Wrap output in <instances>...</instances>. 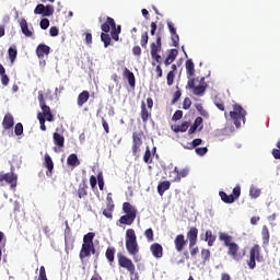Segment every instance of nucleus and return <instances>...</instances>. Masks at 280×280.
I'll list each match as a JSON object with an SVG mask.
<instances>
[{
	"label": "nucleus",
	"instance_id": "1",
	"mask_svg": "<svg viewBox=\"0 0 280 280\" xmlns=\"http://www.w3.org/2000/svg\"><path fill=\"white\" fill-rule=\"evenodd\" d=\"M219 240L220 242H223L224 246H226L228 255L229 257H232L234 261H240V259L244 257L242 253H240V245L233 242V236L221 232L219 233Z\"/></svg>",
	"mask_w": 280,
	"mask_h": 280
},
{
	"label": "nucleus",
	"instance_id": "2",
	"mask_svg": "<svg viewBox=\"0 0 280 280\" xmlns=\"http://www.w3.org/2000/svg\"><path fill=\"white\" fill-rule=\"evenodd\" d=\"M126 249L131 257H137L139 255V242L137 241V233L135 229H128L125 235Z\"/></svg>",
	"mask_w": 280,
	"mask_h": 280
},
{
	"label": "nucleus",
	"instance_id": "3",
	"mask_svg": "<svg viewBox=\"0 0 280 280\" xmlns=\"http://www.w3.org/2000/svg\"><path fill=\"white\" fill-rule=\"evenodd\" d=\"M118 266L119 268H124L129 272L130 280H139V273L137 272V267H135V262L132 259L128 258L126 255L118 253Z\"/></svg>",
	"mask_w": 280,
	"mask_h": 280
},
{
	"label": "nucleus",
	"instance_id": "4",
	"mask_svg": "<svg viewBox=\"0 0 280 280\" xmlns=\"http://www.w3.org/2000/svg\"><path fill=\"white\" fill-rule=\"evenodd\" d=\"M246 109L240 104L233 105V110L230 112V119L233 121L236 128H242V122L246 124Z\"/></svg>",
	"mask_w": 280,
	"mask_h": 280
},
{
	"label": "nucleus",
	"instance_id": "5",
	"mask_svg": "<svg viewBox=\"0 0 280 280\" xmlns=\"http://www.w3.org/2000/svg\"><path fill=\"white\" fill-rule=\"evenodd\" d=\"M162 36H161V32L156 33V39L155 42H152L150 45V55L152 60H155V62H158L159 65H161L163 58L161 57V50L163 49V43L162 40Z\"/></svg>",
	"mask_w": 280,
	"mask_h": 280
},
{
	"label": "nucleus",
	"instance_id": "6",
	"mask_svg": "<svg viewBox=\"0 0 280 280\" xmlns=\"http://www.w3.org/2000/svg\"><path fill=\"white\" fill-rule=\"evenodd\" d=\"M257 261H261V247L259 244H255L249 250L248 268L255 270L257 268Z\"/></svg>",
	"mask_w": 280,
	"mask_h": 280
},
{
	"label": "nucleus",
	"instance_id": "7",
	"mask_svg": "<svg viewBox=\"0 0 280 280\" xmlns=\"http://www.w3.org/2000/svg\"><path fill=\"white\" fill-rule=\"evenodd\" d=\"M188 89H190L194 95L202 96L205 95V91H207V82H205V78L200 79V84L196 85V79H190L187 82Z\"/></svg>",
	"mask_w": 280,
	"mask_h": 280
},
{
	"label": "nucleus",
	"instance_id": "8",
	"mask_svg": "<svg viewBox=\"0 0 280 280\" xmlns=\"http://www.w3.org/2000/svg\"><path fill=\"white\" fill-rule=\"evenodd\" d=\"M141 145H143V132L135 131L132 133V154L133 156H139V152H141Z\"/></svg>",
	"mask_w": 280,
	"mask_h": 280
},
{
	"label": "nucleus",
	"instance_id": "9",
	"mask_svg": "<svg viewBox=\"0 0 280 280\" xmlns=\"http://www.w3.org/2000/svg\"><path fill=\"white\" fill-rule=\"evenodd\" d=\"M18 176L14 173H0V183L7 182L10 185L11 189H16Z\"/></svg>",
	"mask_w": 280,
	"mask_h": 280
},
{
	"label": "nucleus",
	"instance_id": "10",
	"mask_svg": "<svg viewBox=\"0 0 280 280\" xmlns=\"http://www.w3.org/2000/svg\"><path fill=\"white\" fill-rule=\"evenodd\" d=\"M175 250L177 253H183L185 250V246H187V240H185V235L178 234L174 240Z\"/></svg>",
	"mask_w": 280,
	"mask_h": 280
},
{
	"label": "nucleus",
	"instance_id": "11",
	"mask_svg": "<svg viewBox=\"0 0 280 280\" xmlns=\"http://www.w3.org/2000/svg\"><path fill=\"white\" fill-rule=\"evenodd\" d=\"M187 240L189 241V248H194L198 244V229L190 228L187 232Z\"/></svg>",
	"mask_w": 280,
	"mask_h": 280
},
{
	"label": "nucleus",
	"instance_id": "12",
	"mask_svg": "<svg viewBox=\"0 0 280 280\" xmlns=\"http://www.w3.org/2000/svg\"><path fill=\"white\" fill-rule=\"evenodd\" d=\"M168 31L171 32V40L173 43V47H178V43H180V37L178 33H176V27H174V23L167 22Z\"/></svg>",
	"mask_w": 280,
	"mask_h": 280
},
{
	"label": "nucleus",
	"instance_id": "13",
	"mask_svg": "<svg viewBox=\"0 0 280 280\" xmlns=\"http://www.w3.org/2000/svg\"><path fill=\"white\" fill-rule=\"evenodd\" d=\"M44 166L46 167V176L51 177L54 175V160L46 153L44 158Z\"/></svg>",
	"mask_w": 280,
	"mask_h": 280
},
{
	"label": "nucleus",
	"instance_id": "14",
	"mask_svg": "<svg viewBox=\"0 0 280 280\" xmlns=\"http://www.w3.org/2000/svg\"><path fill=\"white\" fill-rule=\"evenodd\" d=\"M2 128L4 130H11V128H14V116H12V114L8 113L4 115Z\"/></svg>",
	"mask_w": 280,
	"mask_h": 280
},
{
	"label": "nucleus",
	"instance_id": "15",
	"mask_svg": "<svg viewBox=\"0 0 280 280\" xmlns=\"http://www.w3.org/2000/svg\"><path fill=\"white\" fill-rule=\"evenodd\" d=\"M150 250H151L153 257H155V259H161V257H163V245L162 244L153 243L150 246Z\"/></svg>",
	"mask_w": 280,
	"mask_h": 280
},
{
	"label": "nucleus",
	"instance_id": "16",
	"mask_svg": "<svg viewBox=\"0 0 280 280\" xmlns=\"http://www.w3.org/2000/svg\"><path fill=\"white\" fill-rule=\"evenodd\" d=\"M122 211H124L125 215H129L131 218L137 219V208L133 207L130 202H124Z\"/></svg>",
	"mask_w": 280,
	"mask_h": 280
},
{
	"label": "nucleus",
	"instance_id": "17",
	"mask_svg": "<svg viewBox=\"0 0 280 280\" xmlns=\"http://www.w3.org/2000/svg\"><path fill=\"white\" fill-rule=\"evenodd\" d=\"M51 52V48L46 44H39L36 48V54L39 58H45V56H49Z\"/></svg>",
	"mask_w": 280,
	"mask_h": 280
},
{
	"label": "nucleus",
	"instance_id": "18",
	"mask_svg": "<svg viewBox=\"0 0 280 280\" xmlns=\"http://www.w3.org/2000/svg\"><path fill=\"white\" fill-rule=\"evenodd\" d=\"M113 27H115V19L106 16V21L101 25L102 32L108 34Z\"/></svg>",
	"mask_w": 280,
	"mask_h": 280
},
{
	"label": "nucleus",
	"instance_id": "19",
	"mask_svg": "<svg viewBox=\"0 0 280 280\" xmlns=\"http://www.w3.org/2000/svg\"><path fill=\"white\" fill-rule=\"evenodd\" d=\"M115 253H117V249L114 246H108L105 250V257L109 266H113V264H115Z\"/></svg>",
	"mask_w": 280,
	"mask_h": 280
},
{
	"label": "nucleus",
	"instance_id": "20",
	"mask_svg": "<svg viewBox=\"0 0 280 280\" xmlns=\"http://www.w3.org/2000/svg\"><path fill=\"white\" fill-rule=\"evenodd\" d=\"M135 217H130L128 214L121 215L117 221V226H121V224H126L127 226H132L135 224Z\"/></svg>",
	"mask_w": 280,
	"mask_h": 280
},
{
	"label": "nucleus",
	"instance_id": "21",
	"mask_svg": "<svg viewBox=\"0 0 280 280\" xmlns=\"http://www.w3.org/2000/svg\"><path fill=\"white\" fill-rule=\"evenodd\" d=\"M89 97H91V94L89 93V91L84 90L83 92H81L77 98L78 106L80 107L84 106V104L89 102Z\"/></svg>",
	"mask_w": 280,
	"mask_h": 280
},
{
	"label": "nucleus",
	"instance_id": "22",
	"mask_svg": "<svg viewBox=\"0 0 280 280\" xmlns=\"http://www.w3.org/2000/svg\"><path fill=\"white\" fill-rule=\"evenodd\" d=\"M20 27L22 30V34H24L26 38H32V36H34V32L30 31V27L27 26V20L22 19L20 21Z\"/></svg>",
	"mask_w": 280,
	"mask_h": 280
},
{
	"label": "nucleus",
	"instance_id": "23",
	"mask_svg": "<svg viewBox=\"0 0 280 280\" xmlns=\"http://www.w3.org/2000/svg\"><path fill=\"white\" fill-rule=\"evenodd\" d=\"M91 248H93L92 245L84 244V243L82 244L81 250L79 253V257L81 261H83V259H86V257L91 256Z\"/></svg>",
	"mask_w": 280,
	"mask_h": 280
},
{
	"label": "nucleus",
	"instance_id": "24",
	"mask_svg": "<svg viewBox=\"0 0 280 280\" xmlns=\"http://www.w3.org/2000/svg\"><path fill=\"white\" fill-rule=\"evenodd\" d=\"M43 113V117L46 118V121H54V114H51V108L46 104L39 105Z\"/></svg>",
	"mask_w": 280,
	"mask_h": 280
},
{
	"label": "nucleus",
	"instance_id": "25",
	"mask_svg": "<svg viewBox=\"0 0 280 280\" xmlns=\"http://www.w3.org/2000/svg\"><path fill=\"white\" fill-rule=\"evenodd\" d=\"M122 75L128 80L129 86H131V89H135V85H136L135 73H132V71H130L128 68H124Z\"/></svg>",
	"mask_w": 280,
	"mask_h": 280
},
{
	"label": "nucleus",
	"instance_id": "26",
	"mask_svg": "<svg viewBox=\"0 0 280 280\" xmlns=\"http://www.w3.org/2000/svg\"><path fill=\"white\" fill-rule=\"evenodd\" d=\"M77 194L78 198L80 199L86 198L89 196V185L86 184V182H83L79 185Z\"/></svg>",
	"mask_w": 280,
	"mask_h": 280
},
{
	"label": "nucleus",
	"instance_id": "27",
	"mask_svg": "<svg viewBox=\"0 0 280 280\" xmlns=\"http://www.w3.org/2000/svg\"><path fill=\"white\" fill-rule=\"evenodd\" d=\"M141 119L143 124H148V119L152 117V112H148V107H145V102H141V112H140Z\"/></svg>",
	"mask_w": 280,
	"mask_h": 280
},
{
	"label": "nucleus",
	"instance_id": "28",
	"mask_svg": "<svg viewBox=\"0 0 280 280\" xmlns=\"http://www.w3.org/2000/svg\"><path fill=\"white\" fill-rule=\"evenodd\" d=\"M177 56H178V49H175V48L174 49H170L168 54H167V57H166V59L164 61V65L166 67H170V65H172V62H174V60H176Z\"/></svg>",
	"mask_w": 280,
	"mask_h": 280
},
{
	"label": "nucleus",
	"instance_id": "29",
	"mask_svg": "<svg viewBox=\"0 0 280 280\" xmlns=\"http://www.w3.org/2000/svg\"><path fill=\"white\" fill-rule=\"evenodd\" d=\"M67 165L72 168L78 167V165H80V159H78V154L71 153L67 159Z\"/></svg>",
	"mask_w": 280,
	"mask_h": 280
},
{
	"label": "nucleus",
	"instance_id": "30",
	"mask_svg": "<svg viewBox=\"0 0 280 280\" xmlns=\"http://www.w3.org/2000/svg\"><path fill=\"white\" fill-rule=\"evenodd\" d=\"M54 143L57 145V148H65V136L55 132L52 135Z\"/></svg>",
	"mask_w": 280,
	"mask_h": 280
},
{
	"label": "nucleus",
	"instance_id": "31",
	"mask_svg": "<svg viewBox=\"0 0 280 280\" xmlns=\"http://www.w3.org/2000/svg\"><path fill=\"white\" fill-rule=\"evenodd\" d=\"M170 187H172V184L170 183V180L161 182L158 185V194L160 196H163V194H165V191H167V189H170Z\"/></svg>",
	"mask_w": 280,
	"mask_h": 280
},
{
	"label": "nucleus",
	"instance_id": "32",
	"mask_svg": "<svg viewBox=\"0 0 280 280\" xmlns=\"http://www.w3.org/2000/svg\"><path fill=\"white\" fill-rule=\"evenodd\" d=\"M186 73L190 78H192V75H196V68H195V65H194V60H191V59H188L186 61Z\"/></svg>",
	"mask_w": 280,
	"mask_h": 280
},
{
	"label": "nucleus",
	"instance_id": "33",
	"mask_svg": "<svg viewBox=\"0 0 280 280\" xmlns=\"http://www.w3.org/2000/svg\"><path fill=\"white\" fill-rule=\"evenodd\" d=\"M219 196L223 202L226 205H233L235 202V198H233V195H228L224 191H220Z\"/></svg>",
	"mask_w": 280,
	"mask_h": 280
},
{
	"label": "nucleus",
	"instance_id": "34",
	"mask_svg": "<svg viewBox=\"0 0 280 280\" xmlns=\"http://www.w3.org/2000/svg\"><path fill=\"white\" fill-rule=\"evenodd\" d=\"M119 34H121V25H117L115 23L110 31V36L113 40H116V42L119 40Z\"/></svg>",
	"mask_w": 280,
	"mask_h": 280
},
{
	"label": "nucleus",
	"instance_id": "35",
	"mask_svg": "<svg viewBox=\"0 0 280 280\" xmlns=\"http://www.w3.org/2000/svg\"><path fill=\"white\" fill-rule=\"evenodd\" d=\"M195 108L199 113V115H201V117H205V119H209V112L205 109V107L202 106V103L195 104Z\"/></svg>",
	"mask_w": 280,
	"mask_h": 280
},
{
	"label": "nucleus",
	"instance_id": "36",
	"mask_svg": "<svg viewBox=\"0 0 280 280\" xmlns=\"http://www.w3.org/2000/svg\"><path fill=\"white\" fill-rule=\"evenodd\" d=\"M7 243H8V238L5 237V234L0 231V261L3 257V248H5Z\"/></svg>",
	"mask_w": 280,
	"mask_h": 280
},
{
	"label": "nucleus",
	"instance_id": "37",
	"mask_svg": "<svg viewBox=\"0 0 280 280\" xmlns=\"http://www.w3.org/2000/svg\"><path fill=\"white\" fill-rule=\"evenodd\" d=\"M168 178L172 183H180V176H178V166H175L173 171L170 172Z\"/></svg>",
	"mask_w": 280,
	"mask_h": 280
},
{
	"label": "nucleus",
	"instance_id": "38",
	"mask_svg": "<svg viewBox=\"0 0 280 280\" xmlns=\"http://www.w3.org/2000/svg\"><path fill=\"white\" fill-rule=\"evenodd\" d=\"M261 237H262V244L268 245L270 242V231L268 230L267 226L262 228Z\"/></svg>",
	"mask_w": 280,
	"mask_h": 280
},
{
	"label": "nucleus",
	"instance_id": "39",
	"mask_svg": "<svg viewBox=\"0 0 280 280\" xmlns=\"http://www.w3.org/2000/svg\"><path fill=\"white\" fill-rule=\"evenodd\" d=\"M188 129H189V122L184 121L174 128V132H187Z\"/></svg>",
	"mask_w": 280,
	"mask_h": 280
},
{
	"label": "nucleus",
	"instance_id": "40",
	"mask_svg": "<svg viewBox=\"0 0 280 280\" xmlns=\"http://www.w3.org/2000/svg\"><path fill=\"white\" fill-rule=\"evenodd\" d=\"M101 40L102 43H104V47H108L110 46L112 39H110V35L108 33H102L101 34Z\"/></svg>",
	"mask_w": 280,
	"mask_h": 280
},
{
	"label": "nucleus",
	"instance_id": "41",
	"mask_svg": "<svg viewBox=\"0 0 280 280\" xmlns=\"http://www.w3.org/2000/svg\"><path fill=\"white\" fill-rule=\"evenodd\" d=\"M95 240V233L90 232L83 236V244L92 245Z\"/></svg>",
	"mask_w": 280,
	"mask_h": 280
},
{
	"label": "nucleus",
	"instance_id": "42",
	"mask_svg": "<svg viewBox=\"0 0 280 280\" xmlns=\"http://www.w3.org/2000/svg\"><path fill=\"white\" fill-rule=\"evenodd\" d=\"M206 242H208V246H213L214 242H215V236H213V232H211L210 230H208L206 232Z\"/></svg>",
	"mask_w": 280,
	"mask_h": 280
},
{
	"label": "nucleus",
	"instance_id": "43",
	"mask_svg": "<svg viewBox=\"0 0 280 280\" xmlns=\"http://www.w3.org/2000/svg\"><path fill=\"white\" fill-rule=\"evenodd\" d=\"M113 209H115L114 205H108L105 210H103V215L105 218H108L109 220H113Z\"/></svg>",
	"mask_w": 280,
	"mask_h": 280
},
{
	"label": "nucleus",
	"instance_id": "44",
	"mask_svg": "<svg viewBox=\"0 0 280 280\" xmlns=\"http://www.w3.org/2000/svg\"><path fill=\"white\" fill-rule=\"evenodd\" d=\"M37 119L39 121L40 130H43V132H45V130H47V126H45V121H47V118L43 117V113H38Z\"/></svg>",
	"mask_w": 280,
	"mask_h": 280
},
{
	"label": "nucleus",
	"instance_id": "45",
	"mask_svg": "<svg viewBox=\"0 0 280 280\" xmlns=\"http://www.w3.org/2000/svg\"><path fill=\"white\" fill-rule=\"evenodd\" d=\"M148 40H150V36L148 35V32H144L141 34L140 45L145 49L148 47Z\"/></svg>",
	"mask_w": 280,
	"mask_h": 280
},
{
	"label": "nucleus",
	"instance_id": "46",
	"mask_svg": "<svg viewBox=\"0 0 280 280\" xmlns=\"http://www.w3.org/2000/svg\"><path fill=\"white\" fill-rule=\"evenodd\" d=\"M176 78V72L170 71L166 75V84L167 86H172L174 84V80Z\"/></svg>",
	"mask_w": 280,
	"mask_h": 280
},
{
	"label": "nucleus",
	"instance_id": "47",
	"mask_svg": "<svg viewBox=\"0 0 280 280\" xmlns=\"http://www.w3.org/2000/svg\"><path fill=\"white\" fill-rule=\"evenodd\" d=\"M144 236L148 242H153L154 241V230L152 228H149L144 231Z\"/></svg>",
	"mask_w": 280,
	"mask_h": 280
},
{
	"label": "nucleus",
	"instance_id": "48",
	"mask_svg": "<svg viewBox=\"0 0 280 280\" xmlns=\"http://www.w3.org/2000/svg\"><path fill=\"white\" fill-rule=\"evenodd\" d=\"M19 51L16 50V48H9V60L11 62H14L16 60V56H18Z\"/></svg>",
	"mask_w": 280,
	"mask_h": 280
},
{
	"label": "nucleus",
	"instance_id": "49",
	"mask_svg": "<svg viewBox=\"0 0 280 280\" xmlns=\"http://www.w3.org/2000/svg\"><path fill=\"white\" fill-rule=\"evenodd\" d=\"M144 163L149 164L152 163V152H150V148L147 147V150L143 155Z\"/></svg>",
	"mask_w": 280,
	"mask_h": 280
},
{
	"label": "nucleus",
	"instance_id": "50",
	"mask_svg": "<svg viewBox=\"0 0 280 280\" xmlns=\"http://www.w3.org/2000/svg\"><path fill=\"white\" fill-rule=\"evenodd\" d=\"M178 176H179V183L180 180H183V178H187V176H189V167H185L182 170L178 168Z\"/></svg>",
	"mask_w": 280,
	"mask_h": 280
},
{
	"label": "nucleus",
	"instance_id": "51",
	"mask_svg": "<svg viewBox=\"0 0 280 280\" xmlns=\"http://www.w3.org/2000/svg\"><path fill=\"white\" fill-rule=\"evenodd\" d=\"M199 131L202 130V128H205V125H203V119L202 117H197L192 124Z\"/></svg>",
	"mask_w": 280,
	"mask_h": 280
},
{
	"label": "nucleus",
	"instance_id": "52",
	"mask_svg": "<svg viewBox=\"0 0 280 280\" xmlns=\"http://www.w3.org/2000/svg\"><path fill=\"white\" fill-rule=\"evenodd\" d=\"M249 196L250 198H259V196H261V190H259L258 188L252 187L249 189Z\"/></svg>",
	"mask_w": 280,
	"mask_h": 280
},
{
	"label": "nucleus",
	"instance_id": "53",
	"mask_svg": "<svg viewBox=\"0 0 280 280\" xmlns=\"http://www.w3.org/2000/svg\"><path fill=\"white\" fill-rule=\"evenodd\" d=\"M231 196H233L234 200H237V198H240V196H242V187L235 186L233 188V191H232Z\"/></svg>",
	"mask_w": 280,
	"mask_h": 280
},
{
	"label": "nucleus",
	"instance_id": "54",
	"mask_svg": "<svg viewBox=\"0 0 280 280\" xmlns=\"http://www.w3.org/2000/svg\"><path fill=\"white\" fill-rule=\"evenodd\" d=\"M201 259L203 261H209V259H211V250L209 249H202L201 250Z\"/></svg>",
	"mask_w": 280,
	"mask_h": 280
},
{
	"label": "nucleus",
	"instance_id": "55",
	"mask_svg": "<svg viewBox=\"0 0 280 280\" xmlns=\"http://www.w3.org/2000/svg\"><path fill=\"white\" fill-rule=\"evenodd\" d=\"M195 152L198 156H205L209 152V149L207 147L196 148Z\"/></svg>",
	"mask_w": 280,
	"mask_h": 280
},
{
	"label": "nucleus",
	"instance_id": "56",
	"mask_svg": "<svg viewBox=\"0 0 280 280\" xmlns=\"http://www.w3.org/2000/svg\"><path fill=\"white\" fill-rule=\"evenodd\" d=\"M54 14V5L47 4L44 9V16H51Z\"/></svg>",
	"mask_w": 280,
	"mask_h": 280
},
{
	"label": "nucleus",
	"instance_id": "57",
	"mask_svg": "<svg viewBox=\"0 0 280 280\" xmlns=\"http://www.w3.org/2000/svg\"><path fill=\"white\" fill-rule=\"evenodd\" d=\"M34 14H40L42 16H44V14H45V4H37L35 10H34Z\"/></svg>",
	"mask_w": 280,
	"mask_h": 280
},
{
	"label": "nucleus",
	"instance_id": "58",
	"mask_svg": "<svg viewBox=\"0 0 280 280\" xmlns=\"http://www.w3.org/2000/svg\"><path fill=\"white\" fill-rule=\"evenodd\" d=\"M14 132L16 137H21V135H23V124L18 122L14 127Z\"/></svg>",
	"mask_w": 280,
	"mask_h": 280
},
{
	"label": "nucleus",
	"instance_id": "59",
	"mask_svg": "<svg viewBox=\"0 0 280 280\" xmlns=\"http://www.w3.org/2000/svg\"><path fill=\"white\" fill-rule=\"evenodd\" d=\"M183 108L184 110H189V108H191V98L189 97L184 98Z\"/></svg>",
	"mask_w": 280,
	"mask_h": 280
},
{
	"label": "nucleus",
	"instance_id": "60",
	"mask_svg": "<svg viewBox=\"0 0 280 280\" xmlns=\"http://www.w3.org/2000/svg\"><path fill=\"white\" fill-rule=\"evenodd\" d=\"M39 25L43 30H47L49 27V19L45 18L42 19Z\"/></svg>",
	"mask_w": 280,
	"mask_h": 280
},
{
	"label": "nucleus",
	"instance_id": "61",
	"mask_svg": "<svg viewBox=\"0 0 280 280\" xmlns=\"http://www.w3.org/2000/svg\"><path fill=\"white\" fill-rule=\"evenodd\" d=\"M172 119L173 121H179V119H183V110H176Z\"/></svg>",
	"mask_w": 280,
	"mask_h": 280
},
{
	"label": "nucleus",
	"instance_id": "62",
	"mask_svg": "<svg viewBox=\"0 0 280 280\" xmlns=\"http://www.w3.org/2000/svg\"><path fill=\"white\" fill-rule=\"evenodd\" d=\"M180 95H183V93L180 92V90H177L173 95L172 104H176V102L180 100Z\"/></svg>",
	"mask_w": 280,
	"mask_h": 280
},
{
	"label": "nucleus",
	"instance_id": "63",
	"mask_svg": "<svg viewBox=\"0 0 280 280\" xmlns=\"http://www.w3.org/2000/svg\"><path fill=\"white\" fill-rule=\"evenodd\" d=\"M214 105L217 106V108H218L219 110L224 112V102H222L221 100H215V101H214Z\"/></svg>",
	"mask_w": 280,
	"mask_h": 280
},
{
	"label": "nucleus",
	"instance_id": "64",
	"mask_svg": "<svg viewBox=\"0 0 280 280\" xmlns=\"http://www.w3.org/2000/svg\"><path fill=\"white\" fill-rule=\"evenodd\" d=\"M59 33H60V31L56 26H52V27L49 28V34L52 37L58 36Z\"/></svg>",
	"mask_w": 280,
	"mask_h": 280
}]
</instances>
